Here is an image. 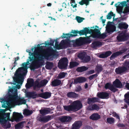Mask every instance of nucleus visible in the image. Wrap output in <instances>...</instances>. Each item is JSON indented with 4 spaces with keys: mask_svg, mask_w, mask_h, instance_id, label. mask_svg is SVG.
<instances>
[{
    "mask_svg": "<svg viewBox=\"0 0 129 129\" xmlns=\"http://www.w3.org/2000/svg\"><path fill=\"white\" fill-rule=\"evenodd\" d=\"M29 55L31 56L29 57V59L27 61L23 64V66L21 68H19L16 71L15 75V76L14 78V81L20 85H17L16 88L19 89L20 88V85H22L23 82V75L27 71V65L30 64L29 61H33L31 66L33 68H37L39 67V62L42 60L44 58H47L51 55L49 53L45 50H42L38 52L36 54L32 53L30 54V53L29 52Z\"/></svg>",
    "mask_w": 129,
    "mask_h": 129,
    "instance_id": "1",
    "label": "nucleus"
},
{
    "mask_svg": "<svg viewBox=\"0 0 129 129\" xmlns=\"http://www.w3.org/2000/svg\"><path fill=\"white\" fill-rule=\"evenodd\" d=\"M0 102L3 104L2 107L4 108L13 107L15 105L24 104L26 103V100L23 98H20L16 94L10 98L9 101H6L4 99H0Z\"/></svg>",
    "mask_w": 129,
    "mask_h": 129,
    "instance_id": "2",
    "label": "nucleus"
},
{
    "mask_svg": "<svg viewBox=\"0 0 129 129\" xmlns=\"http://www.w3.org/2000/svg\"><path fill=\"white\" fill-rule=\"evenodd\" d=\"M82 107V104L81 102L79 100L74 101L69 106H64L63 107L65 110L68 111H76L79 110Z\"/></svg>",
    "mask_w": 129,
    "mask_h": 129,
    "instance_id": "3",
    "label": "nucleus"
},
{
    "mask_svg": "<svg viewBox=\"0 0 129 129\" xmlns=\"http://www.w3.org/2000/svg\"><path fill=\"white\" fill-rule=\"evenodd\" d=\"M68 63L67 59L66 58H63L59 61L58 64V67L60 69H66Z\"/></svg>",
    "mask_w": 129,
    "mask_h": 129,
    "instance_id": "4",
    "label": "nucleus"
},
{
    "mask_svg": "<svg viewBox=\"0 0 129 129\" xmlns=\"http://www.w3.org/2000/svg\"><path fill=\"white\" fill-rule=\"evenodd\" d=\"M127 50V48L125 47H123L120 51L116 52L113 53L110 57V59L112 60L119 55L125 52Z\"/></svg>",
    "mask_w": 129,
    "mask_h": 129,
    "instance_id": "5",
    "label": "nucleus"
},
{
    "mask_svg": "<svg viewBox=\"0 0 129 129\" xmlns=\"http://www.w3.org/2000/svg\"><path fill=\"white\" fill-rule=\"evenodd\" d=\"M10 114L9 113L6 114V117L5 118H4L3 115H0V122L2 123H5L6 122L7 120H9Z\"/></svg>",
    "mask_w": 129,
    "mask_h": 129,
    "instance_id": "6",
    "label": "nucleus"
},
{
    "mask_svg": "<svg viewBox=\"0 0 129 129\" xmlns=\"http://www.w3.org/2000/svg\"><path fill=\"white\" fill-rule=\"evenodd\" d=\"M115 88H121L122 87V85L120 81L118 79H116L113 82L112 85Z\"/></svg>",
    "mask_w": 129,
    "mask_h": 129,
    "instance_id": "7",
    "label": "nucleus"
},
{
    "mask_svg": "<svg viewBox=\"0 0 129 129\" xmlns=\"http://www.w3.org/2000/svg\"><path fill=\"white\" fill-rule=\"evenodd\" d=\"M82 125V122L81 121L76 122L73 124L71 129H79Z\"/></svg>",
    "mask_w": 129,
    "mask_h": 129,
    "instance_id": "8",
    "label": "nucleus"
},
{
    "mask_svg": "<svg viewBox=\"0 0 129 129\" xmlns=\"http://www.w3.org/2000/svg\"><path fill=\"white\" fill-rule=\"evenodd\" d=\"M13 115L14 118L17 121H19L23 118V116L21 114L18 113L14 112Z\"/></svg>",
    "mask_w": 129,
    "mask_h": 129,
    "instance_id": "9",
    "label": "nucleus"
},
{
    "mask_svg": "<svg viewBox=\"0 0 129 129\" xmlns=\"http://www.w3.org/2000/svg\"><path fill=\"white\" fill-rule=\"evenodd\" d=\"M48 81L46 80H42L41 82L38 83L37 81H36L35 83V87L39 88L42 86H43L46 84L48 82Z\"/></svg>",
    "mask_w": 129,
    "mask_h": 129,
    "instance_id": "10",
    "label": "nucleus"
},
{
    "mask_svg": "<svg viewBox=\"0 0 129 129\" xmlns=\"http://www.w3.org/2000/svg\"><path fill=\"white\" fill-rule=\"evenodd\" d=\"M86 81V78L83 77H79L74 80V84H76L78 83H82Z\"/></svg>",
    "mask_w": 129,
    "mask_h": 129,
    "instance_id": "11",
    "label": "nucleus"
},
{
    "mask_svg": "<svg viewBox=\"0 0 129 129\" xmlns=\"http://www.w3.org/2000/svg\"><path fill=\"white\" fill-rule=\"evenodd\" d=\"M97 96L100 98L105 99L108 98L109 94L107 93L102 92L98 93Z\"/></svg>",
    "mask_w": 129,
    "mask_h": 129,
    "instance_id": "12",
    "label": "nucleus"
},
{
    "mask_svg": "<svg viewBox=\"0 0 129 129\" xmlns=\"http://www.w3.org/2000/svg\"><path fill=\"white\" fill-rule=\"evenodd\" d=\"M127 70L126 68H124V67H119L116 68L115 71L117 74H120L123 73Z\"/></svg>",
    "mask_w": 129,
    "mask_h": 129,
    "instance_id": "13",
    "label": "nucleus"
},
{
    "mask_svg": "<svg viewBox=\"0 0 129 129\" xmlns=\"http://www.w3.org/2000/svg\"><path fill=\"white\" fill-rule=\"evenodd\" d=\"M105 88L106 89L108 88L114 92H116L117 90V89L115 88L112 85L108 83H107L105 85Z\"/></svg>",
    "mask_w": 129,
    "mask_h": 129,
    "instance_id": "14",
    "label": "nucleus"
},
{
    "mask_svg": "<svg viewBox=\"0 0 129 129\" xmlns=\"http://www.w3.org/2000/svg\"><path fill=\"white\" fill-rule=\"evenodd\" d=\"M127 37L124 33H121L117 37V40L119 41H125L127 39Z\"/></svg>",
    "mask_w": 129,
    "mask_h": 129,
    "instance_id": "15",
    "label": "nucleus"
},
{
    "mask_svg": "<svg viewBox=\"0 0 129 129\" xmlns=\"http://www.w3.org/2000/svg\"><path fill=\"white\" fill-rule=\"evenodd\" d=\"M100 109V107L98 105L96 104H94L91 106H89L87 109L89 110H96L98 111Z\"/></svg>",
    "mask_w": 129,
    "mask_h": 129,
    "instance_id": "16",
    "label": "nucleus"
},
{
    "mask_svg": "<svg viewBox=\"0 0 129 129\" xmlns=\"http://www.w3.org/2000/svg\"><path fill=\"white\" fill-rule=\"evenodd\" d=\"M51 119V116L47 115L43 117L40 119L41 121L44 122H47Z\"/></svg>",
    "mask_w": 129,
    "mask_h": 129,
    "instance_id": "17",
    "label": "nucleus"
},
{
    "mask_svg": "<svg viewBox=\"0 0 129 129\" xmlns=\"http://www.w3.org/2000/svg\"><path fill=\"white\" fill-rule=\"evenodd\" d=\"M100 118V116L97 113H94L90 117V118L93 120H97Z\"/></svg>",
    "mask_w": 129,
    "mask_h": 129,
    "instance_id": "18",
    "label": "nucleus"
},
{
    "mask_svg": "<svg viewBox=\"0 0 129 129\" xmlns=\"http://www.w3.org/2000/svg\"><path fill=\"white\" fill-rule=\"evenodd\" d=\"M40 96L42 98L46 99L50 97L51 96V93L48 92H46L44 93L40 94Z\"/></svg>",
    "mask_w": 129,
    "mask_h": 129,
    "instance_id": "19",
    "label": "nucleus"
},
{
    "mask_svg": "<svg viewBox=\"0 0 129 129\" xmlns=\"http://www.w3.org/2000/svg\"><path fill=\"white\" fill-rule=\"evenodd\" d=\"M102 45L101 42L98 41L94 42L91 44V47L93 48H95L101 46Z\"/></svg>",
    "mask_w": 129,
    "mask_h": 129,
    "instance_id": "20",
    "label": "nucleus"
},
{
    "mask_svg": "<svg viewBox=\"0 0 129 129\" xmlns=\"http://www.w3.org/2000/svg\"><path fill=\"white\" fill-rule=\"evenodd\" d=\"M112 53L111 51H109L100 55V57L101 58H105L110 55Z\"/></svg>",
    "mask_w": 129,
    "mask_h": 129,
    "instance_id": "21",
    "label": "nucleus"
},
{
    "mask_svg": "<svg viewBox=\"0 0 129 129\" xmlns=\"http://www.w3.org/2000/svg\"><path fill=\"white\" fill-rule=\"evenodd\" d=\"M98 100V99L96 98H89L87 100V103L89 104H91L92 103L97 102Z\"/></svg>",
    "mask_w": 129,
    "mask_h": 129,
    "instance_id": "22",
    "label": "nucleus"
},
{
    "mask_svg": "<svg viewBox=\"0 0 129 129\" xmlns=\"http://www.w3.org/2000/svg\"><path fill=\"white\" fill-rule=\"evenodd\" d=\"M28 84L26 85V86L27 88H29L30 87L33 85L34 81L32 79H29L27 80Z\"/></svg>",
    "mask_w": 129,
    "mask_h": 129,
    "instance_id": "23",
    "label": "nucleus"
},
{
    "mask_svg": "<svg viewBox=\"0 0 129 129\" xmlns=\"http://www.w3.org/2000/svg\"><path fill=\"white\" fill-rule=\"evenodd\" d=\"M40 113L44 115L50 112V109L48 108H45L41 109L40 111Z\"/></svg>",
    "mask_w": 129,
    "mask_h": 129,
    "instance_id": "24",
    "label": "nucleus"
},
{
    "mask_svg": "<svg viewBox=\"0 0 129 129\" xmlns=\"http://www.w3.org/2000/svg\"><path fill=\"white\" fill-rule=\"evenodd\" d=\"M67 95L68 97L73 98H76L78 96V94L73 92L68 93H67Z\"/></svg>",
    "mask_w": 129,
    "mask_h": 129,
    "instance_id": "25",
    "label": "nucleus"
},
{
    "mask_svg": "<svg viewBox=\"0 0 129 129\" xmlns=\"http://www.w3.org/2000/svg\"><path fill=\"white\" fill-rule=\"evenodd\" d=\"M61 84V81L59 80L56 79L53 81L52 82V85L54 86H56L60 85Z\"/></svg>",
    "mask_w": 129,
    "mask_h": 129,
    "instance_id": "26",
    "label": "nucleus"
},
{
    "mask_svg": "<svg viewBox=\"0 0 129 129\" xmlns=\"http://www.w3.org/2000/svg\"><path fill=\"white\" fill-rule=\"evenodd\" d=\"M128 25L124 23H121L119 24L118 26L120 28H123L125 29L128 28Z\"/></svg>",
    "mask_w": 129,
    "mask_h": 129,
    "instance_id": "27",
    "label": "nucleus"
},
{
    "mask_svg": "<svg viewBox=\"0 0 129 129\" xmlns=\"http://www.w3.org/2000/svg\"><path fill=\"white\" fill-rule=\"evenodd\" d=\"M88 32V30L87 28H85L83 30H81L80 31H78V33L80 35H85Z\"/></svg>",
    "mask_w": 129,
    "mask_h": 129,
    "instance_id": "28",
    "label": "nucleus"
},
{
    "mask_svg": "<svg viewBox=\"0 0 129 129\" xmlns=\"http://www.w3.org/2000/svg\"><path fill=\"white\" fill-rule=\"evenodd\" d=\"M88 68L85 66H82L78 67L77 69V71L78 72H82L86 70Z\"/></svg>",
    "mask_w": 129,
    "mask_h": 129,
    "instance_id": "29",
    "label": "nucleus"
},
{
    "mask_svg": "<svg viewBox=\"0 0 129 129\" xmlns=\"http://www.w3.org/2000/svg\"><path fill=\"white\" fill-rule=\"evenodd\" d=\"M31 111H30L27 109H25L23 111V114L25 115H29L32 113Z\"/></svg>",
    "mask_w": 129,
    "mask_h": 129,
    "instance_id": "30",
    "label": "nucleus"
},
{
    "mask_svg": "<svg viewBox=\"0 0 129 129\" xmlns=\"http://www.w3.org/2000/svg\"><path fill=\"white\" fill-rule=\"evenodd\" d=\"M53 64L52 63L47 62L45 66V67L47 69H50L53 67Z\"/></svg>",
    "mask_w": 129,
    "mask_h": 129,
    "instance_id": "31",
    "label": "nucleus"
},
{
    "mask_svg": "<svg viewBox=\"0 0 129 129\" xmlns=\"http://www.w3.org/2000/svg\"><path fill=\"white\" fill-rule=\"evenodd\" d=\"M78 57L83 60L86 56V53L84 52H81L78 55Z\"/></svg>",
    "mask_w": 129,
    "mask_h": 129,
    "instance_id": "32",
    "label": "nucleus"
},
{
    "mask_svg": "<svg viewBox=\"0 0 129 129\" xmlns=\"http://www.w3.org/2000/svg\"><path fill=\"white\" fill-rule=\"evenodd\" d=\"M89 0H83L79 2V4L81 5H83L84 4H85L86 5H87L89 4Z\"/></svg>",
    "mask_w": 129,
    "mask_h": 129,
    "instance_id": "33",
    "label": "nucleus"
},
{
    "mask_svg": "<svg viewBox=\"0 0 129 129\" xmlns=\"http://www.w3.org/2000/svg\"><path fill=\"white\" fill-rule=\"evenodd\" d=\"M78 63L76 62H71L70 63V68H73L78 66Z\"/></svg>",
    "mask_w": 129,
    "mask_h": 129,
    "instance_id": "34",
    "label": "nucleus"
},
{
    "mask_svg": "<svg viewBox=\"0 0 129 129\" xmlns=\"http://www.w3.org/2000/svg\"><path fill=\"white\" fill-rule=\"evenodd\" d=\"M23 126V123H20L17 125H16L15 126V128L17 129H20Z\"/></svg>",
    "mask_w": 129,
    "mask_h": 129,
    "instance_id": "35",
    "label": "nucleus"
},
{
    "mask_svg": "<svg viewBox=\"0 0 129 129\" xmlns=\"http://www.w3.org/2000/svg\"><path fill=\"white\" fill-rule=\"evenodd\" d=\"M76 19L78 22L79 23L82 22L84 19V18L78 16H77L76 17Z\"/></svg>",
    "mask_w": 129,
    "mask_h": 129,
    "instance_id": "36",
    "label": "nucleus"
},
{
    "mask_svg": "<svg viewBox=\"0 0 129 129\" xmlns=\"http://www.w3.org/2000/svg\"><path fill=\"white\" fill-rule=\"evenodd\" d=\"M115 17V14H113V13L111 12L109 13L107 16V19H110L111 18L112 16Z\"/></svg>",
    "mask_w": 129,
    "mask_h": 129,
    "instance_id": "37",
    "label": "nucleus"
},
{
    "mask_svg": "<svg viewBox=\"0 0 129 129\" xmlns=\"http://www.w3.org/2000/svg\"><path fill=\"white\" fill-rule=\"evenodd\" d=\"M107 122L110 124H112L114 122V119L113 118H108L107 119Z\"/></svg>",
    "mask_w": 129,
    "mask_h": 129,
    "instance_id": "38",
    "label": "nucleus"
},
{
    "mask_svg": "<svg viewBox=\"0 0 129 129\" xmlns=\"http://www.w3.org/2000/svg\"><path fill=\"white\" fill-rule=\"evenodd\" d=\"M90 60V57L88 56H86L83 59L84 61L87 62L89 61Z\"/></svg>",
    "mask_w": 129,
    "mask_h": 129,
    "instance_id": "39",
    "label": "nucleus"
},
{
    "mask_svg": "<svg viewBox=\"0 0 129 129\" xmlns=\"http://www.w3.org/2000/svg\"><path fill=\"white\" fill-rule=\"evenodd\" d=\"M65 74L63 72L60 73L58 76V78H61L64 77L65 76Z\"/></svg>",
    "mask_w": 129,
    "mask_h": 129,
    "instance_id": "40",
    "label": "nucleus"
},
{
    "mask_svg": "<svg viewBox=\"0 0 129 129\" xmlns=\"http://www.w3.org/2000/svg\"><path fill=\"white\" fill-rule=\"evenodd\" d=\"M129 12V8L127 7H126L124 9V11L123 12H122L121 13V14H122V13L125 14Z\"/></svg>",
    "mask_w": 129,
    "mask_h": 129,
    "instance_id": "41",
    "label": "nucleus"
},
{
    "mask_svg": "<svg viewBox=\"0 0 129 129\" xmlns=\"http://www.w3.org/2000/svg\"><path fill=\"white\" fill-rule=\"evenodd\" d=\"M123 67L124 68H126L127 70L128 68L129 69V61H126L124 63Z\"/></svg>",
    "mask_w": 129,
    "mask_h": 129,
    "instance_id": "42",
    "label": "nucleus"
},
{
    "mask_svg": "<svg viewBox=\"0 0 129 129\" xmlns=\"http://www.w3.org/2000/svg\"><path fill=\"white\" fill-rule=\"evenodd\" d=\"M66 116H62L59 118V120L61 122H66Z\"/></svg>",
    "mask_w": 129,
    "mask_h": 129,
    "instance_id": "43",
    "label": "nucleus"
},
{
    "mask_svg": "<svg viewBox=\"0 0 129 129\" xmlns=\"http://www.w3.org/2000/svg\"><path fill=\"white\" fill-rule=\"evenodd\" d=\"M112 28L113 29H111V28H110L107 29V32L108 33H110L111 32H113L114 31V30L115 29V27L114 26H113L112 27Z\"/></svg>",
    "mask_w": 129,
    "mask_h": 129,
    "instance_id": "44",
    "label": "nucleus"
},
{
    "mask_svg": "<svg viewBox=\"0 0 129 129\" xmlns=\"http://www.w3.org/2000/svg\"><path fill=\"white\" fill-rule=\"evenodd\" d=\"M96 70L98 72H99L102 70V68L101 66H98L96 68Z\"/></svg>",
    "mask_w": 129,
    "mask_h": 129,
    "instance_id": "45",
    "label": "nucleus"
},
{
    "mask_svg": "<svg viewBox=\"0 0 129 129\" xmlns=\"http://www.w3.org/2000/svg\"><path fill=\"white\" fill-rule=\"evenodd\" d=\"M72 119V118L69 116H66V122H69L71 121Z\"/></svg>",
    "mask_w": 129,
    "mask_h": 129,
    "instance_id": "46",
    "label": "nucleus"
},
{
    "mask_svg": "<svg viewBox=\"0 0 129 129\" xmlns=\"http://www.w3.org/2000/svg\"><path fill=\"white\" fill-rule=\"evenodd\" d=\"M112 114L113 116L116 117L117 118L120 120V118L119 116L115 112H113L112 113Z\"/></svg>",
    "mask_w": 129,
    "mask_h": 129,
    "instance_id": "47",
    "label": "nucleus"
},
{
    "mask_svg": "<svg viewBox=\"0 0 129 129\" xmlns=\"http://www.w3.org/2000/svg\"><path fill=\"white\" fill-rule=\"evenodd\" d=\"M106 36V33H103L100 35V38H104Z\"/></svg>",
    "mask_w": 129,
    "mask_h": 129,
    "instance_id": "48",
    "label": "nucleus"
},
{
    "mask_svg": "<svg viewBox=\"0 0 129 129\" xmlns=\"http://www.w3.org/2000/svg\"><path fill=\"white\" fill-rule=\"evenodd\" d=\"M125 101L129 105V98H125Z\"/></svg>",
    "mask_w": 129,
    "mask_h": 129,
    "instance_id": "49",
    "label": "nucleus"
},
{
    "mask_svg": "<svg viewBox=\"0 0 129 129\" xmlns=\"http://www.w3.org/2000/svg\"><path fill=\"white\" fill-rule=\"evenodd\" d=\"M129 57V53H128L127 54H126V55H124L123 56V58H127Z\"/></svg>",
    "mask_w": 129,
    "mask_h": 129,
    "instance_id": "50",
    "label": "nucleus"
},
{
    "mask_svg": "<svg viewBox=\"0 0 129 129\" xmlns=\"http://www.w3.org/2000/svg\"><path fill=\"white\" fill-rule=\"evenodd\" d=\"M125 98H129V92H128L127 93L124 95Z\"/></svg>",
    "mask_w": 129,
    "mask_h": 129,
    "instance_id": "51",
    "label": "nucleus"
},
{
    "mask_svg": "<svg viewBox=\"0 0 129 129\" xmlns=\"http://www.w3.org/2000/svg\"><path fill=\"white\" fill-rule=\"evenodd\" d=\"M71 33L74 34H76L78 33V31H76L75 30H72Z\"/></svg>",
    "mask_w": 129,
    "mask_h": 129,
    "instance_id": "52",
    "label": "nucleus"
},
{
    "mask_svg": "<svg viewBox=\"0 0 129 129\" xmlns=\"http://www.w3.org/2000/svg\"><path fill=\"white\" fill-rule=\"evenodd\" d=\"M125 87L127 89H129V83H127L125 86Z\"/></svg>",
    "mask_w": 129,
    "mask_h": 129,
    "instance_id": "53",
    "label": "nucleus"
},
{
    "mask_svg": "<svg viewBox=\"0 0 129 129\" xmlns=\"http://www.w3.org/2000/svg\"><path fill=\"white\" fill-rule=\"evenodd\" d=\"M81 90V87H78V89H76V90L77 91H80Z\"/></svg>",
    "mask_w": 129,
    "mask_h": 129,
    "instance_id": "54",
    "label": "nucleus"
},
{
    "mask_svg": "<svg viewBox=\"0 0 129 129\" xmlns=\"http://www.w3.org/2000/svg\"><path fill=\"white\" fill-rule=\"evenodd\" d=\"M94 75H92V76H90L89 77V79L90 80H91L94 78Z\"/></svg>",
    "mask_w": 129,
    "mask_h": 129,
    "instance_id": "55",
    "label": "nucleus"
},
{
    "mask_svg": "<svg viewBox=\"0 0 129 129\" xmlns=\"http://www.w3.org/2000/svg\"><path fill=\"white\" fill-rule=\"evenodd\" d=\"M94 70H91L89 71V73L90 74H92L93 73H94Z\"/></svg>",
    "mask_w": 129,
    "mask_h": 129,
    "instance_id": "56",
    "label": "nucleus"
},
{
    "mask_svg": "<svg viewBox=\"0 0 129 129\" xmlns=\"http://www.w3.org/2000/svg\"><path fill=\"white\" fill-rule=\"evenodd\" d=\"M76 36H77V35H75L71 34H70V35L69 36V37H75Z\"/></svg>",
    "mask_w": 129,
    "mask_h": 129,
    "instance_id": "57",
    "label": "nucleus"
},
{
    "mask_svg": "<svg viewBox=\"0 0 129 129\" xmlns=\"http://www.w3.org/2000/svg\"><path fill=\"white\" fill-rule=\"evenodd\" d=\"M65 35L67 36V35H68L67 34H63V36H62V37H61L62 38H66V37L64 36H65Z\"/></svg>",
    "mask_w": 129,
    "mask_h": 129,
    "instance_id": "58",
    "label": "nucleus"
},
{
    "mask_svg": "<svg viewBox=\"0 0 129 129\" xmlns=\"http://www.w3.org/2000/svg\"><path fill=\"white\" fill-rule=\"evenodd\" d=\"M85 88H88V84L86 83L85 84V85L84 86Z\"/></svg>",
    "mask_w": 129,
    "mask_h": 129,
    "instance_id": "59",
    "label": "nucleus"
},
{
    "mask_svg": "<svg viewBox=\"0 0 129 129\" xmlns=\"http://www.w3.org/2000/svg\"><path fill=\"white\" fill-rule=\"evenodd\" d=\"M118 126L119 127H122L123 126V125L121 124H119L118 125Z\"/></svg>",
    "mask_w": 129,
    "mask_h": 129,
    "instance_id": "60",
    "label": "nucleus"
},
{
    "mask_svg": "<svg viewBox=\"0 0 129 129\" xmlns=\"http://www.w3.org/2000/svg\"><path fill=\"white\" fill-rule=\"evenodd\" d=\"M56 48L57 49H62V48L61 47H60L59 46V47H56Z\"/></svg>",
    "mask_w": 129,
    "mask_h": 129,
    "instance_id": "61",
    "label": "nucleus"
},
{
    "mask_svg": "<svg viewBox=\"0 0 129 129\" xmlns=\"http://www.w3.org/2000/svg\"><path fill=\"white\" fill-rule=\"evenodd\" d=\"M51 3H49L47 4V6H51Z\"/></svg>",
    "mask_w": 129,
    "mask_h": 129,
    "instance_id": "62",
    "label": "nucleus"
},
{
    "mask_svg": "<svg viewBox=\"0 0 129 129\" xmlns=\"http://www.w3.org/2000/svg\"><path fill=\"white\" fill-rule=\"evenodd\" d=\"M114 3V2H112V3H111V5H113V4Z\"/></svg>",
    "mask_w": 129,
    "mask_h": 129,
    "instance_id": "63",
    "label": "nucleus"
},
{
    "mask_svg": "<svg viewBox=\"0 0 129 129\" xmlns=\"http://www.w3.org/2000/svg\"><path fill=\"white\" fill-rule=\"evenodd\" d=\"M87 129H92L91 128L89 127V128H87Z\"/></svg>",
    "mask_w": 129,
    "mask_h": 129,
    "instance_id": "64",
    "label": "nucleus"
}]
</instances>
